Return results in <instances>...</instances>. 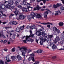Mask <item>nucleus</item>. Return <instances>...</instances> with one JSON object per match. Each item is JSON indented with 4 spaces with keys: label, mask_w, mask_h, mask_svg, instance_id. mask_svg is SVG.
<instances>
[{
    "label": "nucleus",
    "mask_w": 64,
    "mask_h": 64,
    "mask_svg": "<svg viewBox=\"0 0 64 64\" xmlns=\"http://www.w3.org/2000/svg\"><path fill=\"white\" fill-rule=\"evenodd\" d=\"M15 11L14 12L16 14V16L17 17V16H18V17H17L16 18L17 20H22L25 18V17L24 16L23 14H18V13L20 12V11L19 12V11L17 10V8H15Z\"/></svg>",
    "instance_id": "1"
},
{
    "label": "nucleus",
    "mask_w": 64,
    "mask_h": 64,
    "mask_svg": "<svg viewBox=\"0 0 64 64\" xmlns=\"http://www.w3.org/2000/svg\"><path fill=\"white\" fill-rule=\"evenodd\" d=\"M30 35L29 36L27 35L26 36V40H23V42L25 43H26V41L27 42H28V41H31L32 42L34 41V40L32 39H31L30 38V37H32V38H33V36H34V34H32V32L31 30H30Z\"/></svg>",
    "instance_id": "2"
},
{
    "label": "nucleus",
    "mask_w": 64,
    "mask_h": 64,
    "mask_svg": "<svg viewBox=\"0 0 64 64\" xmlns=\"http://www.w3.org/2000/svg\"><path fill=\"white\" fill-rule=\"evenodd\" d=\"M46 11L44 12V16L45 19H46L47 18V16L48 15L49 12L50 13H51V11L49 10L48 8L46 9Z\"/></svg>",
    "instance_id": "3"
},
{
    "label": "nucleus",
    "mask_w": 64,
    "mask_h": 64,
    "mask_svg": "<svg viewBox=\"0 0 64 64\" xmlns=\"http://www.w3.org/2000/svg\"><path fill=\"white\" fill-rule=\"evenodd\" d=\"M3 5L2 4L0 5V12L2 14L3 16H4V17H6L7 15L6 14H3V11L4 10L2 9V6Z\"/></svg>",
    "instance_id": "4"
},
{
    "label": "nucleus",
    "mask_w": 64,
    "mask_h": 64,
    "mask_svg": "<svg viewBox=\"0 0 64 64\" xmlns=\"http://www.w3.org/2000/svg\"><path fill=\"white\" fill-rule=\"evenodd\" d=\"M3 6H4V8H3L2 7V9L4 10L5 11H7V8H5V7L7 8H9L11 7V6L8 4H6V6L4 5H3Z\"/></svg>",
    "instance_id": "5"
},
{
    "label": "nucleus",
    "mask_w": 64,
    "mask_h": 64,
    "mask_svg": "<svg viewBox=\"0 0 64 64\" xmlns=\"http://www.w3.org/2000/svg\"><path fill=\"white\" fill-rule=\"evenodd\" d=\"M15 0H10L8 1H5L4 2V4H6V3L8 2V4L10 5H13L14 2H13Z\"/></svg>",
    "instance_id": "6"
},
{
    "label": "nucleus",
    "mask_w": 64,
    "mask_h": 64,
    "mask_svg": "<svg viewBox=\"0 0 64 64\" xmlns=\"http://www.w3.org/2000/svg\"><path fill=\"white\" fill-rule=\"evenodd\" d=\"M62 6V4L58 3L56 4V5L55 4L53 5V7L54 8H57L58 7H59V6Z\"/></svg>",
    "instance_id": "7"
},
{
    "label": "nucleus",
    "mask_w": 64,
    "mask_h": 64,
    "mask_svg": "<svg viewBox=\"0 0 64 64\" xmlns=\"http://www.w3.org/2000/svg\"><path fill=\"white\" fill-rule=\"evenodd\" d=\"M35 17L36 18H38V19H41L42 18V17L41 16V14H36L35 16Z\"/></svg>",
    "instance_id": "8"
},
{
    "label": "nucleus",
    "mask_w": 64,
    "mask_h": 64,
    "mask_svg": "<svg viewBox=\"0 0 64 64\" xmlns=\"http://www.w3.org/2000/svg\"><path fill=\"white\" fill-rule=\"evenodd\" d=\"M53 30L54 31V32H57L58 33L60 32V30H58L56 27H54L53 28Z\"/></svg>",
    "instance_id": "9"
},
{
    "label": "nucleus",
    "mask_w": 64,
    "mask_h": 64,
    "mask_svg": "<svg viewBox=\"0 0 64 64\" xmlns=\"http://www.w3.org/2000/svg\"><path fill=\"white\" fill-rule=\"evenodd\" d=\"M21 52L22 53V55L24 56H26L25 55V54L26 53V50H22Z\"/></svg>",
    "instance_id": "10"
},
{
    "label": "nucleus",
    "mask_w": 64,
    "mask_h": 64,
    "mask_svg": "<svg viewBox=\"0 0 64 64\" xmlns=\"http://www.w3.org/2000/svg\"><path fill=\"white\" fill-rule=\"evenodd\" d=\"M60 40V38H59L58 36H57L55 40H54V41L55 43H57V42H58V41Z\"/></svg>",
    "instance_id": "11"
},
{
    "label": "nucleus",
    "mask_w": 64,
    "mask_h": 64,
    "mask_svg": "<svg viewBox=\"0 0 64 64\" xmlns=\"http://www.w3.org/2000/svg\"><path fill=\"white\" fill-rule=\"evenodd\" d=\"M22 10L23 12H28V9L26 8H24V7H23L22 8Z\"/></svg>",
    "instance_id": "12"
},
{
    "label": "nucleus",
    "mask_w": 64,
    "mask_h": 64,
    "mask_svg": "<svg viewBox=\"0 0 64 64\" xmlns=\"http://www.w3.org/2000/svg\"><path fill=\"white\" fill-rule=\"evenodd\" d=\"M40 7L39 6H38V5H37L36 6V8H34V10H33V11H35V10H39V9H40Z\"/></svg>",
    "instance_id": "13"
},
{
    "label": "nucleus",
    "mask_w": 64,
    "mask_h": 64,
    "mask_svg": "<svg viewBox=\"0 0 64 64\" xmlns=\"http://www.w3.org/2000/svg\"><path fill=\"white\" fill-rule=\"evenodd\" d=\"M55 15H60L61 13V12H60V10H58V11H56L55 12Z\"/></svg>",
    "instance_id": "14"
},
{
    "label": "nucleus",
    "mask_w": 64,
    "mask_h": 64,
    "mask_svg": "<svg viewBox=\"0 0 64 64\" xmlns=\"http://www.w3.org/2000/svg\"><path fill=\"white\" fill-rule=\"evenodd\" d=\"M31 16L32 17V19H34V17L36 15V14L34 12H32L30 13Z\"/></svg>",
    "instance_id": "15"
},
{
    "label": "nucleus",
    "mask_w": 64,
    "mask_h": 64,
    "mask_svg": "<svg viewBox=\"0 0 64 64\" xmlns=\"http://www.w3.org/2000/svg\"><path fill=\"white\" fill-rule=\"evenodd\" d=\"M5 59L6 60L7 62H10L11 60H10L9 56H7L5 58Z\"/></svg>",
    "instance_id": "16"
},
{
    "label": "nucleus",
    "mask_w": 64,
    "mask_h": 64,
    "mask_svg": "<svg viewBox=\"0 0 64 64\" xmlns=\"http://www.w3.org/2000/svg\"><path fill=\"white\" fill-rule=\"evenodd\" d=\"M35 34H36V35L38 36H41V32H40V31L39 30H38L36 32Z\"/></svg>",
    "instance_id": "17"
},
{
    "label": "nucleus",
    "mask_w": 64,
    "mask_h": 64,
    "mask_svg": "<svg viewBox=\"0 0 64 64\" xmlns=\"http://www.w3.org/2000/svg\"><path fill=\"white\" fill-rule=\"evenodd\" d=\"M26 4V0H24L22 2V5H25Z\"/></svg>",
    "instance_id": "18"
},
{
    "label": "nucleus",
    "mask_w": 64,
    "mask_h": 64,
    "mask_svg": "<svg viewBox=\"0 0 64 64\" xmlns=\"http://www.w3.org/2000/svg\"><path fill=\"white\" fill-rule=\"evenodd\" d=\"M16 32H18V33H20V32H21L22 31L21 30H20V29L18 28H16Z\"/></svg>",
    "instance_id": "19"
},
{
    "label": "nucleus",
    "mask_w": 64,
    "mask_h": 64,
    "mask_svg": "<svg viewBox=\"0 0 64 64\" xmlns=\"http://www.w3.org/2000/svg\"><path fill=\"white\" fill-rule=\"evenodd\" d=\"M26 5L27 6L28 10H29V8H30V4L29 3H27Z\"/></svg>",
    "instance_id": "20"
},
{
    "label": "nucleus",
    "mask_w": 64,
    "mask_h": 64,
    "mask_svg": "<svg viewBox=\"0 0 64 64\" xmlns=\"http://www.w3.org/2000/svg\"><path fill=\"white\" fill-rule=\"evenodd\" d=\"M36 27V26L34 25H32L30 27V29H33L35 28Z\"/></svg>",
    "instance_id": "21"
},
{
    "label": "nucleus",
    "mask_w": 64,
    "mask_h": 64,
    "mask_svg": "<svg viewBox=\"0 0 64 64\" xmlns=\"http://www.w3.org/2000/svg\"><path fill=\"white\" fill-rule=\"evenodd\" d=\"M53 35H48V37L49 38H50V40H49V42H50V40H51V38H52V37H53Z\"/></svg>",
    "instance_id": "22"
},
{
    "label": "nucleus",
    "mask_w": 64,
    "mask_h": 64,
    "mask_svg": "<svg viewBox=\"0 0 64 64\" xmlns=\"http://www.w3.org/2000/svg\"><path fill=\"white\" fill-rule=\"evenodd\" d=\"M27 18L28 20L30 21L31 19V18H32V16H31L30 15H28L27 17Z\"/></svg>",
    "instance_id": "23"
},
{
    "label": "nucleus",
    "mask_w": 64,
    "mask_h": 64,
    "mask_svg": "<svg viewBox=\"0 0 64 64\" xmlns=\"http://www.w3.org/2000/svg\"><path fill=\"white\" fill-rule=\"evenodd\" d=\"M37 52L38 53H40L42 52V50L41 49H39L37 50Z\"/></svg>",
    "instance_id": "24"
},
{
    "label": "nucleus",
    "mask_w": 64,
    "mask_h": 64,
    "mask_svg": "<svg viewBox=\"0 0 64 64\" xmlns=\"http://www.w3.org/2000/svg\"><path fill=\"white\" fill-rule=\"evenodd\" d=\"M16 56H12L11 57V58L13 60H15V59H16Z\"/></svg>",
    "instance_id": "25"
},
{
    "label": "nucleus",
    "mask_w": 64,
    "mask_h": 64,
    "mask_svg": "<svg viewBox=\"0 0 64 64\" xmlns=\"http://www.w3.org/2000/svg\"><path fill=\"white\" fill-rule=\"evenodd\" d=\"M17 58L19 60H20L22 59V58L19 55H18Z\"/></svg>",
    "instance_id": "26"
},
{
    "label": "nucleus",
    "mask_w": 64,
    "mask_h": 64,
    "mask_svg": "<svg viewBox=\"0 0 64 64\" xmlns=\"http://www.w3.org/2000/svg\"><path fill=\"white\" fill-rule=\"evenodd\" d=\"M0 64H5L4 61L2 60H0Z\"/></svg>",
    "instance_id": "27"
},
{
    "label": "nucleus",
    "mask_w": 64,
    "mask_h": 64,
    "mask_svg": "<svg viewBox=\"0 0 64 64\" xmlns=\"http://www.w3.org/2000/svg\"><path fill=\"white\" fill-rule=\"evenodd\" d=\"M43 42H44L43 40H41L40 42V45H43Z\"/></svg>",
    "instance_id": "28"
},
{
    "label": "nucleus",
    "mask_w": 64,
    "mask_h": 64,
    "mask_svg": "<svg viewBox=\"0 0 64 64\" xmlns=\"http://www.w3.org/2000/svg\"><path fill=\"white\" fill-rule=\"evenodd\" d=\"M18 7L19 8H20V9H22V8H23L22 6L20 5L18 6Z\"/></svg>",
    "instance_id": "29"
},
{
    "label": "nucleus",
    "mask_w": 64,
    "mask_h": 64,
    "mask_svg": "<svg viewBox=\"0 0 64 64\" xmlns=\"http://www.w3.org/2000/svg\"><path fill=\"white\" fill-rule=\"evenodd\" d=\"M41 34L43 37H44V36H45V33H44V32H42Z\"/></svg>",
    "instance_id": "30"
},
{
    "label": "nucleus",
    "mask_w": 64,
    "mask_h": 64,
    "mask_svg": "<svg viewBox=\"0 0 64 64\" xmlns=\"http://www.w3.org/2000/svg\"><path fill=\"white\" fill-rule=\"evenodd\" d=\"M24 26H21L20 27V29L21 30V31H22V30H23V29L24 28Z\"/></svg>",
    "instance_id": "31"
},
{
    "label": "nucleus",
    "mask_w": 64,
    "mask_h": 64,
    "mask_svg": "<svg viewBox=\"0 0 64 64\" xmlns=\"http://www.w3.org/2000/svg\"><path fill=\"white\" fill-rule=\"evenodd\" d=\"M23 50H27V48L26 47L24 46L22 48Z\"/></svg>",
    "instance_id": "32"
},
{
    "label": "nucleus",
    "mask_w": 64,
    "mask_h": 64,
    "mask_svg": "<svg viewBox=\"0 0 64 64\" xmlns=\"http://www.w3.org/2000/svg\"><path fill=\"white\" fill-rule=\"evenodd\" d=\"M59 24L60 26H63V23L62 22H61L59 23Z\"/></svg>",
    "instance_id": "33"
},
{
    "label": "nucleus",
    "mask_w": 64,
    "mask_h": 64,
    "mask_svg": "<svg viewBox=\"0 0 64 64\" xmlns=\"http://www.w3.org/2000/svg\"><path fill=\"white\" fill-rule=\"evenodd\" d=\"M52 46V49H55V48H56V46L55 45V44H54Z\"/></svg>",
    "instance_id": "34"
},
{
    "label": "nucleus",
    "mask_w": 64,
    "mask_h": 64,
    "mask_svg": "<svg viewBox=\"0 0 64 64\" xmlns=\"http://www.w3.org/2000/svg\"><path fill=\"white\" fill-rule=\"evenodd\" d=\"M14 4L15 5H16V6H17V5H18V4H19L18 2H17V1H16L15 2Z\"/></svg>",
    "instance_id": "35"
},
{
    "label": "nucleus",
    "mask_w": 64,
    "mask_h": 64,
    "mask_svg": "<svg viewBox=\"0 0 64 64\" xmlns=\"http://www.w3.org/2000/svg\"><path fill=\"white\" fill-rule=\"evenodd\" d=\"M54 44H53V42H50V46H53V45Z\"/></svg>",
    "instance_id": "36"
},
{
    "label": "nucleus",
    "mask_w": 64,
    "mask_h": 64,
    "mask_svg": "<svg viewBox=\"0 0 64 64\" xmlns=\"http://www.w3.org/2000/svg\"><path fill=\"white\" fill-rule=\"evenodd\" d=\"M9 24L11 25H13V21H12L9 22Z\"/></svg>",
    "instance_id": "37"
},
{
    "label": "nucleus",
    "mask_w": 64,
    "mask_h": 64,
    "mask_svg": "<svg viewBox=\"0 0 64 64\" xmlns=\"http://www.w3.org/2000/svg\"><path fill=\"white\" fill-rule=\"evenodd\" d=\"M17 24V22H16L15 21H13V24H14V25H16Z\"/></svg>",
    "instance_id": "38"
},
{
    "label": "nucleus",
    "mask_w": 64,
    "mask_h": 64,
    "mask_svg": "<svg viewBox=\"0 0 64 64\" xmlns=\"http://www.w3.org/2000/svg\"><path fill=\"white\" fill-rule=\"evenodd\" d=\"M15 51V48H13L12 49V52H14Z\"/></svg>",
    "instance_id": "39"
},
{
    "label": "nucleus",
    "mask_w": 64,
    "mask_h": 64,
    "mask_svg": "<svg viewBox=\"0 0 64 64\" xmlns=\"http://www.w3.org/2000/svg\"><path fill=\"white\" fill-rule=\"evenodd\" d=\"M41 24H43V25H47V24H48V23H47V22H44L43 23H41Z\"/></svg>",
    "instance_id": "40"
},
{
    "label": "nucleus",
    "mask_w": 64,
    "mask_h": 64,
    "mask_svg": "<svg viewBox=\"0 0 64 64\" xmlns=\"http://www.w3.org/2000/svg\"><path fill=\"white\" fill-rule=\"evenodd\" d=\"M34 55V53L30 55V56L31 57H33Z\"/></svg>",
    "instance_id": "41"
},
{
    "label": "nucleus",
    "mask_w": 64,
    "mask_h": 64,
    "mask_svg": "<svg viewBox=\"0 0 64 64\" xmlns=\"http://www.w3.org/2000/svg\"><path fill=\"white\" fill-rule=\"evenodd\" d=\"M46 23H48V24H47L46 25H48V24H50V25H53V24H52V23H50V22H46Z\"/></svg>",
    "instance_id": "42"
},
{
    "label": "nucleus",
    "mask_w": 64,
    "mask_h": 64,
    "mask_svg": "<svg viewBox=\"0 0 64 64\" xmlns=\"http://www.w3.org/2000/svg\"><path fill=\"white\" fill-rule=\"evenodd\" d=\"M32 58L30 57L28 59V61H31V60H32Z\"/></svg>",
    "instance_id": "43"
},
{
    "label": "nucleus",
    "mask_w": 64,
    "mask_h": 64,
    "mask_svg": "<svg viewBox=\"0 0 64 64\" xmlns=\"http://www.w3.org/2000/svg\"><path fill=\"white\" fill-rule=\"evenodd\" d=\"M44 30V28H41L40 30H39L40 31H43Z\"/></svg>",
    "instance_id": "44"
},
{
    "label": "nucleus",
    "mask_w": 64,
    "mask_h": 64,
    "mask_svg": "<svg viewBox=\"0 0 64 64\" xmlns=\"http://www.w3.org/2000/svg\"><path fill=\"white\" fill-rule=\"evenodd\" d=\"M60 9L61 10H64V7H62L60 8Z\"/></svg>",
    "instance_id": "45"
},
{
    "label": "nucleus",
    "mask_w": 64,
    "mask_h": 64,
    "mask_svg": "<svg viewBox=\"0 0 64 64\" xmlns=\"http://www.w3.org/2000/svg\"><path fill=\"white\" fill-rule=\"evenodd\" d=\"M46 40L47 39H46V38H44V40H43V41L44 42H45L46 41Z\"/></svg>",
    "instance_id": "46"
},
{
    "label": "nucleus",
    "mask_w": 64,
    "mask_h": 64,
    "mask_svg": "<svg viewBox=\"0 0 64 64\" xmlns=\"http://www.w3.org/2000/svg\"><path fill=\"white\" fill-rule=\"evenodd\" d=\"M7 42V40H5L4 41V43H6V42Z\"/></svg>",
    "instance_id": "47"
},
{
    "label": "nucleus",
    "mask_w": 64,
    "mask_h": 64,
    "mask_svg": "<svg viewBox=\"0 0 64 64\" xmlns=\"http://www.w3.org/2000/svg\"><path fill=\"white\" fill-rule=\"evenodd\" d=\"M32 60L33 62H34L35 61V59H34V57H32Z\"/></svg>",
    "instance_id": "48"
},
{
    "label": "nucleus",
    "mask_w": 64,
    "mask_h": 64,
    "mask_svg": "<svg viewBox=\"0 0 64 64\" xmlns=\"http://www.w3.org/2000/svg\"><path fill=\"white\" fill-rule=\"evenodd\" d=\"M41 1H42L43 2V3L45 4L46 2V0H41Z\"/></svg>",
    "instance_id": "49"
},
{
    "label": "nucleus",
    "mask_w": 64,
    "mask_h": 64,
    "mask_svg": "<svg viewBox=\"0 0 64 64\" xmlns=\"http://www.w3.org/2000/svg\"><path fill=\"white\" fill-rule=\"evenodd\" d=\"M43 36H41L40 37V39L41 40H43Z\"/></svg>",
    "instance_id": "50"
},
{
    "label": "nucleus",
    "mask_w": 64,
    "mask_h": 64,
    "mask_svg": "<svg viewBox=\"0 0 64 64\" xmlns=\"http://www.w3.org/2000/svg\"><path fill=\"white\" fill-rule=\"evenodd\" d=\"M3 37V38H6V37L4 36L3 34H2V36Z\"/></svg>",
    "instance_id": "51"
},
{
    "label": "nucleus",
    "mask_w": 64,
    "mask_h": 64,
    "mask_svg": "<svg viewBox=\"0 0 64 64\" xmlns=\"http://www.w3.org/2000/svg\"><path fill=\"white\" fill-rule=\"evenodd\" d=\"M30 28V27L29 26H28L26 27V28H27V29H29Z\"/></svg>",
    "instance_id": "52"
},
{
    "label": "nucleus",
    "mask_w": 64,
    "mask_h": 64,
    "mask_svg": "<svg viewBox=\"0 0 64 64\" xmlns=\"http://www.w3.org/2000/svg\"><path fill=\"white\" fill-rule=\"evenodd\" d=\"M16 1L18 3V2H20L21 0H16Z\"/></svg>",
    "instance_id": "53"
},
{
    "label": "nucleus",
    "mask_w": 64,
    "mask_h": 64,
    "mask_svg": "<svg viewBox=\"0 0 64 64\" xmlns=\"http://www.w3.org/2000/svg\"><path fill=\"white\" fill-rule=\"evenodd\" d=\"M26 56H24V60H23V63H24V61H25V57Z\"/></svg>",
    "instance_id": "54"
},
{
    "label": "nucleus",
    "mask_w": 64,
    "mask_h": 64,
    "mask_svg": "<svg viewBox=\"0 0 64 64\" xmlns=\"http://www.w3.org/2000/svg\"><path fill=\"white\" fill-rule=\"evenodd\" d=\"M36 63L37 64H39V62L38 61H36Z\"/></svg>",
    "instance_id": "55"
},
{
    "label": "nucleus",
    "mask_w": 64,
    "mask_h": 64,
    "mask_svg": "<svg viewBox=\"0 0 64 64\" xmlns=\"http://www.w3.org/2000/svg\"><path fill=\"white\" fill-rule=\"evenodd\" d=\"M47 27H48V28H50V25H48V26H47Z\"/></svg>",
    "instance_id": "56"
},
{
    "label": "nucleus",
    "mask_w": 64,
    "mask_h": 64,
    "mask_svg": "<svg viewBox=\"0 0 64 64\" xmlns=\"http://www.w3.org/2000/svg\"><path fill=\"white\" fill-rule=\"evenodd\" d=\"M4 50L5 51H7V50H8L7 49V48H5L4 49Z\"/></svg>",
    "instance_id": "57"
},
{
    "label": "nucleus",
    "mask_w": 64,
    "mask_h": 64,
    "mask_svg": "<svg viewBox=\"0 0 64 64\" xmlns=\"http://www.w3.org/2000/svg\"><path fill=\"white\" fill-rule=\"evenodd\" d=\"M52 58L53 59H55V58H56V56H54Z\"/></svg>",
    "instance_id": "58"
},
{
    "label": "nucleus",
    "mask_w": 64,
    "mask_h": 64,
    "mask_svg": "<svg viewBox=\"0 0 64 64\" xmlns=\"http://www.w3.org/2000/svg\"><path fill=\"white\" fill-rule=\"evenodd\" d=\"M38 41H39L38 40H36V42L37 43H38Z\"/></svg>",
    "instance_id": "59"
},
{
    "label": "nucleus",
    "mask_w": 64,
    "mask_h": 64,
    "mask_svg": "<svg viewBox=\"0 0 64 64\" xmlns=\"http://www.w3.org/2000/svg\"><path fill=\"white\" fill-rule=\"evenodd\" d=\"M59 50H64V49L61 48L60 49H59Z\"/></svg>",
    "instance_id": "60"
},
{
    "label": "nucleus",
    "mask_w": 64,
    "mask_h": 64,
    "mask_svg": "<svg viewBox=\"0 0 64 64\" xmlns=\"http://www.w3.org/2000/svg\"><path fill=\"white\" fill-rule=\"evenodd\" d=\"M30 52H31L30 50H28V53H30Z\"/></svg>",
    "instance_id": "61"
},
{
    "label": "nucleus",
    "mask_w": 64,
    "mask_h": 64,
    "mask_svg": "<svg viewBox=\"0 0 64 64\" xmlns=\"http://www.w3.org/2000/svg\"><path fill=\"white\" fill-rule=\"evenodd\" d=\"M17 37H19L20 36V34H17Z\"/></svg>",
    "instance_id": "62"
},
{
    "label": "nucleus",
    "mask_w": 64,
    "mask_h": 64,
    "mask_svg": "<svg viewBox=\"0 0 64 64\" xmlns=\"http://www.w3.org/2000/svg\"><path fill=\"white\" fill-rule=\"evenodd\" d=\"M14 32V30H11V31H10V32Z\"/></svg>",
    "instance_id": "63"
},
{
    "label": "nucleus",
    "mask_w": 64,
    "mask_h": 64,
    "mask_svg": "<svg viewBox=\"0 0 64 64\" xmlns=\"http://www.w3.org/2000/svg\"><path fill=\"white\" fill-rule=\"evenodd\" d=\"M62 2L63 4H64V0H62Z\"/></svg>",
    "instance_id": "64"
}]
</instances>
